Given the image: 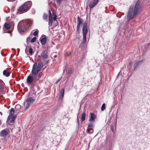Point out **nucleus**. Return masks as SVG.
<instances>
[{"label":"nucleus","mask_w":150,"mask_h":150,"mask_svg":"<svg viewBox=\"0 0 150 150\" xmlns=\"http://www.w3.org/2000/svg\"><path fill=\"white\" fill-rule=\"evenodd\" d=\"M140 4V1H138L134 7L132 6L130 7L127 16L128 20L133 18L139 12L141 8Z\"/></svg>","instance_id":"f257e3e1"},{"label":"nucleus","mask_w":150,"mask_h":150,"mask_svg":"<svg viewBox=\"0 0 150 150\" xmlns=\"http://www.w3.org/2000/svg\"><path fill=\"white\" fill-rule=\"evenodd\" d=\"M33 62L35 63L33 66L31 72L32 74L36 76L42 69L43 67V64L41 61L38 64L36 60Z\"/></svg>","instance_id":"f03ea898"},{"label":"nucleus","mask_w":150,"mask_h":150,"mask_svg":"<svg viewBox=\"0 0 150 150\" xmlns=\"http://www.w3.org/2000/svg\"><path fill=\"white\" fill-rule=\"evenodd\" d=\"M31 23L26 21H23L20 22L18 25V30L20 32L23 31L24 30L28 29L30 26Z\"/></svg>","instance_id":"7ed1b4c3"},{"label":"nucleus","mask_w":150,"mask_h":150,"mask_svg":"<svg viewBox=\"0 0 150 150\" xmlns=\"http://www.w3.org/2000/svg\"><path fill=\"white\" fill-rule=\"evenodd\" d=\"M31 5V2L28 1L25 3L18 9V11L20 13L25 12L30 8Z\"/></svg>","instance_id":"20e7f679"},{"label":"nucleus","mask_w":150,"mask_h":150,"mask_svg":"<svg viewBox=\"0 0 150 150\" xmlns=\"http://www.w3.org/2000/svg\"><path fill=\"white\" fill-rule=\"evenodd\" d=\"M35 100L34 98L29 97L27 98L24 103V106L26 109L28 108L30 106L32 105L34 103Z\"/></svg>","instance_id":"39448f33"},{"label":"nucleus","mask_w":150,"mask_h":150,"mask_svg":"<svg viewBox=\"0 0 150 150\" xmlns=\"http://www.w3.org/2000/svg\"><path fill=\"white\" fill-rule=\"evenodd\" d=\"M82 31L83 32V43H85L86 42V35L88 32L87 24L86 23L83 24Z\"/></svg>","instance_id":"423d86ee"},{"label":"nucleus","mask_w":150,"mask_h":150,"mask_svg":"<svg viewBox=\"0 0 150 150\" xmlns=\"http://www.w3.org/2000/svg\"><path fill=\"white\" fill-rule=\"evenodd\" d=\"M36 76L30 74L27 78V82L29 84H32L35 79Z\"/></svg>","instance_id":"0eeeda50"},{"label":"nucleus","mask_w":150,"mask_h":150,"mask_svg":"<svg viewBox=\"0 0 150 150\" xmlns=\"http://www.w3.org/2000/svg\"><path fill=\"white\" fill-rule=\"evenodd\" d=\"M6 91V88L3 82L0 79V94H4Z\"/></svg>","instance_id":"6e6552de"},{"label":"nucleus","mask_w":150,"mask_h":150,"mask_svg":"<svg viewBox=\"0 0 150 150\" xmlns=\"http://www.w3.org/2000/svg\"><path fill=\"white\" fill-rule=\"evenodd\" d=\"M16 117L13 115H9L7 121L9 125H11V123H13Z\"/></svg>","instance_id":"1a4fd4ad"},{"label":"nucleus","mask_w":150,"mask_h":150,"mask_svg":"<svg viewBox=\"0 0 150 150\" xmlns=\"http://www.w3.org/2000/svg\"><path fill=\"white\" fill-rule=\"evenodd\" d=\"M9 132V130L8 129H5L1 130L0 132L1 137H5L6 136Z\"/></svg>","instance_id":"9d476101"},{"label":"nucleus","mask_w":150,"mask_h":150,"mask_svg":"<svg viewBox=\"0 0 150 150\" xmlns=\"http://www.w3.org/2000/svg\"><path fill=\"white\" fill-rule=\"evenodd\" d=\"M99 0H93V2H91L89 5V7L90 8H92L96 5L98 3Z\"/></svg>","instance_id":"9b49d317"},{"label":"nucleus","mask_w":150,"mask_h":150,"mask_svg":"<svg viewBox=\"0 0 150 150\" xmlns=\"http://www.w3.org/2000/svg\"><path fill=\"white\" fill-rule=\"evenodd\" d=\"M41 56L42 59H47L48 56L47 51L46 50L42 52L41 54Z\"/></svg>","instance_id":"f8f14e48"},{"label":"nucleus","mask_w":150,"mask_h":150,"mask_svg":"<svg viewBox=\"0 0 150 150\" xmlns=\"http://www.w3.org/2000/svg\"><path fill=\"white\" fill-rule=\"evenodd\" d=\"M96 117L95 114L93 113H90V117H89V121L91 122H94Z\"/></svg>","instance_id":"ddd939ff"},{"label":"nucleus","mask_w":150,"mask_h":150,"mask_svg":"<svg viewBox=\"0 0 150 150\" xmlns=\"http://www.w3.org/2000/svg\"><path fill=\"white\" fill-rule=\"evenodd\" d=\"M82 23V20L79 17L77 18V29L78 30L80 28V25Z\"/></svg>","instance_id":"4468645a"},{"label":"nucleus","mask_w":150,"mask_h":150,"mask_svg":"<svg viewBox=\"0 0 150 150\" xmlns=\"http://www.w3.org/2000/svg\"><path fill=\"white\" fill-rule=\"evenodd\" d=\"M40 42L43 45H45L47 42V38L45 37H42L40 38Z\"/></svg>","instance_id":"2eb2a0df"},{"label":"nucleus","mask_w":150,"mask_h":150,"mask_svg":"<svg viewBox=\"0 0 150 150\" xmlns=\"http://www.w3.org/2000/svg\"><path fill=\"white\" fill-rule=\"evenodd\" d=\"M64 89L62 88V89L59 92V94H60V96L59 98V99H62L64 96Z\"/></svg>","instance_id":"dca6fc26"},{"label":"nucleus","mask_w":150,"mask_h":150,"mask_svg":"<svg viewBox=\"0 0 150 150\" xmlns=\"http://www.w3.org/2000/svg\"><path fill=\"white\" fill-rule=\"evenodd\" d=\"M3 75L7 77H8L10 76V73L7 70H5L3 72Z\"/></svg>","instance_id":"f3484780"},{"label":"nucleus","mask_w":150,"mask_h":150,"mask_svg":"<svg viewBox=\"0 0 150 150\" xmlns=\"http://www.w3.org/2000/svg\"><path fill=\"white\" fill-rule=\"evenodd\" d=\"M143 61V60H141L136 62L134 64V70H137V67L140 64V63Z\"/></svg>","instance_id":"a211bd4d"},{"label":"nucleus","mask_w":150,"mask_h":150,"mask_svg":"<svg viewBox=\"0 0 150 150\" xmlns=\"http://www.w3.org/2000/svg\"><path fill=\"white\" fill-rule=\"evenodd\" d=\"M86 116V114L85 112H83L82 113L81 117V121H83L85 120Z\"/></svg>","instance_id":"6ab92c4d"},{"label":"nucleus","mask_w":150,"mask_h":150,"mask_svg":"<svg viewBox=\"0 0 150 150\" xmlns=\"http://www.w3.org/2000/svg\"><path fill=\"white\" fill-rule=\"evenodd\" d=\"M93 125L91 124H88V127L87 129V132L89 133V131L93 129Z\"/></svg>","instance_id":"aec40b11"},{"label":"nucleus","mask_w":150,"mask_h":150,"mask_svg":"<svg viewBox=\"0 0 150 150\" xmlns=\"http://www.w3.org/2000/svg\"><path fill=\"white\" fill-rule=\"evenodd\" d=\"M4 25L6 28L7 29H9L11 26L10 24L8 23H5Z\"/></svg>","instance_id":"412c9836"},{"label":"nucleus","mask_w":150,"mask_h":150,"mask_svg":"<svg viewBox=\"0 0 150 150\" xmlns=\"http://www.w3.org/2000/svg\"><path fill=\"white\" fill-rule=\"evenodd\" d=\"M52 16L49 17V25H52Z\"/></svg>","instance_id":"4be33fe9"},{"label":"nucleus","mask_w":150,"mask_h":150,"mask_svg":"<svg viewBox=\"0 0 150 150\" xmlns=\"http://www.w3.org/2000/svg\"><path fill=\"white\" fill-rule=\"evenodd\" d=\"M14 113V110L13 108H11L10 110L9 115H13Z\"/></svg>","instance_id":"5701e85b"},{"label":"nucleus","mask_w":150,"mask_h":150,"mask_svg":"<svg viewBox=\"0 0 150 150\" xmlns=\"http://www.w3.org/2000/svg\"><path fill=\"white\" fill-rule=\"evenodd\" d=\"M47 14L45 13H44L43 16V18L44 20H47Z\"/></svg>","instance_id":"b1692460"},{"label":"nucleus","mask_w":150,"mask_h":150,"mask_svg":"<svg viewBox=\"0 0 150 150\" xmlns=\"http://www.w3.org/2000/svg\"><path fill=\"white\" fill-rule=\"evenodd\" d=\"M29 53L30 55H32L33 54V49L31 47H30L29 50Z\"/></svg>","instance_id":"393cba45"},{"label":"nucleus","mask_w":150,"mask_h":150,"mask_svg":"<svg viewBox=\"0 0 150 150\" xmlns=\"http://www.w3.org/2000/svg\"><path fill=\"white\" fill-rule=\"evenodd\" d=\"M105 103H103L101 107V110H102L103 111L104 110L105 108Z\"/></svg>","instance_id":"a878e982"},{"label":"nucleus","mask_w":150,"mask_h":150,"mask_svg":"<svg viewBox=\"0 0 150 150\" xmlns=\"http://www.w3.org/2000/svg\"><path fill=\"white\" fill-rule=\"evenodd\" d=\"M36 38L35 37H33L31 40V42L32 43L34 42L36 40Z\"/></svg>","instance_id":"bb28decb"},{"label":"nucleus","mask_w":150,"mask_h":150,"mask_svg":"<svg viewBox=\"0 0 150 150\" xmlns=\"http://www.w3.org/2000/svg\"><path fill=\"white\" fill-rule=\"evenodd\" d=\"M38 30H36L33 33V35L35 36H36L38 34Z\"/></svg>","instance_id":"cd10ccee"},{"label":"nucleus","mask_w":150,"mask_h":150,"mask_svg":"<svg viewBox=\"0 0 150 150\" xmlns=\"http://www.w3.org/2000/svg\"><path fill=\"white\" fill-rule=\"evenodd\" d=\"M54 16L53 17V19L54 21H55L57 18V15L55 14L54 15H53Z\"/></svg>","instance_id":"c85d7f7f"},{"label":"nucleus","mask_w":150,"mask_h":150,"mask_svg":"<svg viewBox=\"0 0 150 150\" xmlns=\"http://www.w3.org/2000/svg\"><path fill=\"white\" fill-rule=\"evenodd\" d=\"M49 17H50L51 16H52V13H51V12L50 10H49Z\"/></svg>","instance_id":"c756f323"},{"label":"nucleus","mask_w":150,"mask_h":150,"mask_svg":"<svg viewBox=\"0 0 150 150\" xmlns=\"http://www.w3.org/2000/svg\"><path fill=\"white\" fill-rule=\"evenodd\" d=\"M62 0H57V3L59 4H60Z\"/></svg>","instance_id":"7c9ffc66"},{"label":"nucleus","mask_w":150,"mask_h":150,"mask_svg":"<svg viewBox=\"0 0 150 150\" xmlns=\"http://www.w3.org/2000/svg\"><path fill=\"white\" fill-rule=\"evenodd\" d=\"M20 108V106L19 105H16V109L17 108Z\"/></svg>","instance_id":"2f4dec72"},{"label":"nucleus","mask_w":150,"mask_h":150,"mask_svg":"<svg viewBox=\"0 0 150 150\" xmlns=\"http://www.w3.org/2000/svg\"><path fill=\"white\" fill-rule=\"evenodd\" d=\"M110 128L111 129V130L112 132H114V129H113V127L111 125L110 126Z\"/></svg>","instance_id":"473e14b6"},{"label":"nucleus","mask_w":150,"mask_h":150,"mask_svg":"<svg viewBox=\"0 0 150 150\" xmlns=\"http://www.w3.org/2000/svg\"><path fill=\"white\" fill-rule=\"evenodd\" d=\"M54 6L55 7H56V5L55 4H54Z\"/></svg>","instance_id":"72a5a7b5"},{"label":"nucleus","mask_w":150,"mask_h":150,"mask_svg":"<svg viewBox=\"0 0 150 150\" xmlns=\"http://www.w3.org/2000/svg\"><path fill=\"white\" fill-rule=\"evenodd\" d=\"M59 80H58V81H57L56 82V83H57L59 81Z\"/></svg>","instance_id":"f704fd0d"},{"label":"nucleus","mask_w":150,"mask_h":150,"mask_svg":"<svg viewBox=\"0 0 150 150\" xmlns=\"http://www.w3.org/2000/svg\"><path fill=\"white\" fill-rule=\"evenodd\" d=\"M71 54L70 53H69V54H68L67 55V56H69Z\"/></svg>","instance_id":"c9c22d12"},{"label":"nucleus","mask_w":150,"mask_h":150,"mask_svg":"<svg viewBox=\"0 0 150 150\" xmlns=\"http://www.w3.org/2000/svg\"><path fill=\"white\" fill-rule=\"evenodd\" d=\"M28 39L30 40V38H28L27 39V40L28 41Z\"/></svg>","instance_id":"e433bc0d"},{"label":"nucleus","mask_w":150,"mask_h":150,"mask_svg":"<svg viewBox=\"0 0 150 150\" xmlns=\"http://www.w3.org/2000/svg\"><path fill=\"white\" fill-rule=\"evenodd\" d=\"M1 114V115H2V113L1 112H0V114Z\"/></svg>","instance_id":"4c0bfd02"},{"label":"nucleus","mask_w":150,"mask_h":150,"mask_svg":"<svg viewBox=\"0 0 150 150\" xmlns=\"http://www.w3.org/2000/svg\"><path fill=\"white\" fill-rule=\"evenodd\" d=\"M77 119H78V117H77ZM77 120H78V122L79 123V120H78V119H77Z\"/></svg>","instance_id":"58836bf2"}]
</instances>
